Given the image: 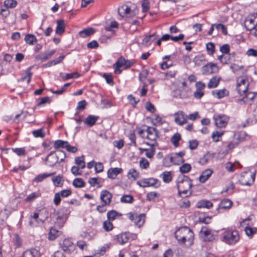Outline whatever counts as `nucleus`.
<instances>
[{
	"label": "nucleus",
	"instance_id": "f257e3e1",
	"mask_svg": "<svg viewBox=\"0 0 257 257\" xmlns=\"http://www.w3.org/2000/svg\"><path fill=\"white\" fill-rule=\"evenodd\" d=\"M178 195L181 197H186L191 195L192 191V181L189 177L181 175L178 176L176 181Z\"/></svg>",
	"mask_w": 257,
	"mask_h": 257
},
{
	"label": "nucleus",
	"instance_id": "f03ea898",
	"mask_svg": "<svg viewBox=\"0 0 257 257\" xmlns=\"http://www.w3.org/2000/svg\"><path fill=\"white\" fill-rule=\"evenodd\" d=\"M175 236L179 244H185L186 242L190 245L193 244L194 233L187 227L179 228L175 232Z\"/></svg>",
	"mask_w": 257,
	"mask_h": 257
},
{
	"label": "nucleus",
	"instance_id": "7ed1b4c3",
	"mask_svg": "<svg viewBox=\"0 0 257 257\" xmlns=\"http://www.w3.org/2000/svg\"><path fill=\"white\" fill-rule=\"evenodd\" d=\"M221 236V240L229 245L234 244L240 239L238 231L230 228L224 229Z\"/></svg>",
	"mask_w": 257,
	"mask_h": 257
},
{
	"label": "nucleus",
	"instance_id": "20e7f679",
	"mask_svg": "<svg viewBox=\"0 0 257 257\" xmlns=\"http://www.w3.org/2000/svg\"><path fill=\"white\" fill-rule=\"evenodd\" d=\"M66 156L64 151L59 150L57 152H51L46 157L45 161L49 166L53 167L56 164L63 162Z\"/></svg>",
	"mask_w": 257,
	"mask_h": 257
},
{
	"label": "nucleus",
	"instance_id": "39448f33",
	"mask_svg": "<svg viewBox=\"0 0 257 257\" xmlns=\"http://www.w3.org/2000/svg\"><path fill=\"white\" fill-rule=\"evenodd\" d=\"M124 4L118 8V15L121 17H133L138 14L139 10L135 4Z\"/></svg>",
	"mask_w": 257,
	"mask_h": 257
},
{
	"label": "nucleus",
	"instance_id": "423d86ee",
	"mask_svg": "<svg viewBox=\"0 0 257 257\" xmlns=\"http://www.w3.org/2000/svg\"><path fill=\"white\" fill-rule=\"evenodd\" d=\"M255 173L244 172L241 173L239 182L242 185L251 186L254 181Z\"/></svg>",
	"mask_w": 257,
	"mask_h": 257
},
{
	"label": "nucleus",
	"instance_id": "0eeeda50",
	"mask_svg": "<svg viewBox=\"0 0 257 257\" xmlns=\"http://www.w3.org/2000/svg\"><path fill=\"white\" fill-rule=\"evenodd\" d=\"M146 132L147 133L146 138L147 139L154 142V143L151 144L149 143H146V144L151 147L155 146L157 144L156 140L159 137V132L156 128L151 126H148Z\"/></svg>",
	"mask_w": 257,
	"mask_h": 257
},
{
	"label": "nucleus",
	"instance_id": "6e6552de",
	"mask_svg": "<svg viewBox=\"0 0 257 257\" xmlns=\"http://www.w3.org/2000/svg\"><path fill=\"white\" fill-rule=\"evenodd\" d=\"M134 64L132 61L126 60L122 56L120 57L116 62L113 65V67L114 69V73L120 74L121 73V70L119 68L122 66L125 68L131 67Z\"/></svg>",
	"mask_w": 257,
	"mask_h": 257
},
{
	"label": "nucleus",
	"instance_id": "1a4fd4ad",
	"mask_svg": "<svg viewBox=\"0 0 257 257\" xmlns=\"http://www.w3.org/2000/svg\"><path fill=\"white\" fill-rule=\"evenodd\" d=\"M137 184L140 187L146 188L148 187H154L158 188L160 186V181L154 178H145L137 181Z\"/></svg>",
	"mask_w": 257,
	"mask_h": 257
},
{
	"label": "nucleus",
	"instance_id": "9d476101",
	"mask_svg": "<svg viewBox=\"0 0 257 257\" xmlns=\"http://www.w3.org/2000/svg\"><path fill=\"white\" fill-rule=\"evenodd\" d=\"M72 191L70 189H63L60 192H57L54 195V198L53 200L54 204L56 206H58L60 204L61 198H66L72 194Z\"/></svg>",
	"mask_w": 257,
	"mask_h": 257
},
{
	"label": "nucleus",
	"instance_id": "9b49d317",
	"mask_svg": "<svg viewBox=\"0 0 257 257\" xmlns=\"http://www.w3.org/2000/svg\"><path fill=\"white\" fill-rule=\"evenodd\" d=\"M219 69V67L216 64L209 62L202 67L201 72L203 75H209L217 73Z\"/></svg>",
	"mask_w": 257,
	"mask_h": 257
},
{
	"label": "nucleus",
	"instance_id": "f8f14e48",
	"mask_svg": "<svg viewBox=\"0 0 257 257\" xmlns=\"http://www.w3.org/2000/svg\"><path fill=\"white\" fill-rule=\"evenodd\" d=\"M213 118L216 126L219 128L225 127L229 120V117L224 114L214 115Z\"/></svg>",
	"mask_w": 257,
	"mask_h": 257
},
{
	"label": "nucleus",
	"instance_id": "ddd939ff",
	"mask_svg": "<svg viewBox=\"0 0 257 257\" xmlns=\"http://www.w3.org/2000/svg\"><path fill=\"white\" fill-rule=\"evenodd\" d=\"M40 215L38 212H34L33 215H31L30 220L29 221V225L32 227H37L40 223H43L46 220V218H40Z\"/></svg>",
	"mask_w": 257,
	"mask_h": 257
},
{
	"label": "nucleus",
	"instance_id": "4468645a",
	"mask_svg": "<svg viewBox=\"0 0 257 257\" xmlns=\"http://www.w3.org/2000/svg\"><path fill=\"white\" fill-rule=\"evenodd\" d=\"M137 237V235L131 233L129 232H125L116 235V239L120 244H123L127 242L130 238H132L133 239Z\"/></svg>",
	"mask_w": 257,
	"mask_h": 257
},
{
	"label": "nucleus",
	"instance_id": "2eb2a0df",
	"mask_svg": "<svg viewBox=\"0 0 257 257\" xmlns=\"http://www.w3.org/2000/svg\"><path fill=\"white\" fill-rule=\"evenodd\" d=\"M56 50H51L45 51L35 56V59L37 61H40L41 62H45L50 59L56 53Z\"/></svg>",
	"mask_w": 257,
	"mask_h": 257
},
{
	"label": "nucleus",
	"instance_id": "dca6fc26",
	"mask_svg": "<svg viewBox=\"0 0 257 257\" xmlns=\"http://www.w3.org/2000/svg\"><path fill=\"white\" fill-rule=\"evenodd\" d=\"M175 122L180 125H182L187 122V115L183 111H179L175 113Z\"/></svg>",
	"mask_w": 257,
	"mask_h": 257
},
{
	"label": "nucleus",
	"instance_id": "f3484780",
	"mask_svg": "<svg viewBox=\"0 0 257 257\" xmlns=\"http://www.w3.org/2000/svg\"><path fill=\"white\" fill-rule=\"evenodd\" d=\"M62 249L66 252L71 253L74 250L75 246L72 241L68 238H65L61 244Z\"/></svg>",
	"mask_w": 257,
	"mask_h": 257
},
{
	"label": "nucleus",
	"instance_id": "a211bd4d",
	"mask_svg": "<svg viewBox=\"0 0 257 257\" xmlns=\"http://www.w3.org/2000/svg\"><path fill=\"white\" fill-rule=\"evenodd\" d=\"M112 198V194L107 190H102L100 192V199L105 205H110Z\"/></svg>",
	"mask_w": 257,
	"mask_h": 257
},
{
	"label": "nucleus",
	"instance_id": "6ab92c4d",
	"mask_svg": "<svg viewBox=\"0 0 257 257\" xmlns=\"http://www.w3.org/2000/svg\"><path fill=\"white\" fill-rule=\"evenodd\" d=\"M53 217L55 218V223L59 227H62L64 226L65 222L67 220L66 217L59 215V213L56 210L53 213Z\"/></svg>",
	"mask_w": 257,
	"mask_h": 257
},
{
	"label": "nucleus",
	"instance_id": "aec40b11",
	"mask_svg": "<svg viewBox=\"0 0 257 257\" xmlns=\"http://www.w3.org/2000/svg\"><path fill=\"white\" fill-rule=\"evenodd\" d=\"M200 232L203 233L205 241H211L215 239V236L213 234L212 230L206 226H203Z\"/></svg>",
	"mask_w": 257,
	"mask_h": 257
},
{
	"label": "nucleus",
	"instance_id": "412c9836",
	"mask_svg": "<svg viewBox=\"0 0 257 257\" xmlns=\"http://www.w3.org/2000/svg\"><path fill=\"white\" fill-rule=\"evenodd\" d=\"M232 202L228 199H223L219 203L216 209L217 213H219L220 209H229L232 206Z\"/></svg>",
	"mask_w": 257,
	"mask_h": 257
},
{
	"label": "nucleus",
	"instance_id": "4be33fe9",
	"mask_svg": "<svg viewBox=\"0 0 257 257\" xmlns=\"http://www.w3.org/2000/svg\"><path fill=\"white\" fill-rule=\"evenodd\" d=\"M213 171L211 169H207L204 170L199 177V181L200 183H204L207 181L212 175Z\"/></svg>",
	"mask_w": 257,
	"mask_h": 257
},
{
	"label": "nucleus",
	"instance_id": "5701e85b",
	"mask_svg": "<svg viewBox=\"0 0 257 257\" xmlns=\"http://www.w3.org/2000/svg\"><path fill=\"white\" fill-rule=\"evenodd\" d=\"M168 159L169 160L170 163L174 165H179L185 161L183 159H180L175 153L172 154L170 156L166 157L164 159V161H166Z\"/></svg>",
	"mask_w": 257,
	"mask_h": 257
},
{
	"label": "nucleus",
	"instance_id": "b1692460",
	"mask_svg": "<svg viewBox=\"0 0 257 257\" xmlns=\"http://www.w3.org/2000/svg\"><path fill=\"white\" fill-rule=\"evenodd\" d=\"M122 171V169L121 168H110L107 171V177L110 179H114L119 174L121 173Z\"/></svg>",
	"mask_w": 257,
	"mask_h": 257
},
{
	"label": "nucleus",
	"instance_id": "393cba45",
	"mask_svg": "<svg viewBox=\"0 0 257 257\" xmlns=\"http://www.w3.org/2000/svg\"><path fill=\"white\" fill-rule=\"evenodd\" d=\"M98 118V116L89 115L84 120V123L88 126L92 127L96 123Z\"/></svg>",
	"mask_w": 257,
	"mask_h": 257
},
{
	"label": "nucleus",
	"instance_id": "a878e982",
	"mask_svg": "<svg viewBox=\"0 0 257 257\" xmlns=\"http://www.w3.org/2000/svg\"><path fill=\"white\" fill-rule=\"evenodd\" d=\"M65 24L63 20H59L57 21V27L55 31L56 34L62 35L65 31Z\"/></svg>",
	"mask_w": 257,
	"mask_h": 257
},
{
	"label": "nucleus",
	"instance_id": "bb28decb",
	"mask_svg": "<svg viewBox=\"0 0 257 257\" xmlns=\"http://www.w3.org/2000/svg\"><path fill=\"white\" fill-rule=\"evenodd\" d=\"M207 61L205 55L204 54H199L196 56L193 59V62L197 66H201L203 62Z\"/></svg>",
	"mask_w": 257,
	"mask_h": 257
},
{
	"label": "nucleus",
	"instance_id": "cd10ccee",
	"mask_svg": "<svg viewBox=\"0 0 257 257\" xmlns=\"http://www.w3.org/2000/svg\"><path fill=\"white\" fill-rule=\"evenodd\" d=\"M214 153L207 152L200 159V162L202 164H205L211 161L215 156Z\"/></svg>",
	"mask_w": 257,
	"mask_h": 257
},
{
	"label": "nucleus",
	"instance_id": "c85d7f7f",
	"mask_svg": "<svg viewBox=\"0 0 257 257\" xmlns=\"http://www.w3.org/2000/svg\"><path fill=\"white\" fill-rule=\"evenodd\" d=\"M231 54H221L217 56V59L222 65L228 64L230 62Z\"/></svg>",
	"mask_w": 257,
	"mask_h": 257
},
{
	"label": "nucleus",
	"instance_id": "c756f323",
	"mask_svg": "<svg viewBox=\"0 0 257 257\" xmlns=\"http://www.w3.org/2000/svg\"><path fill=\"white\" fill-rule=\"evenodd\" d=\"M145 214L144 213H142L139 215L137 214L134 222L139 227H141L145 223Z\"/></svg>",
	"mask_w": 257,
	"mask_h": 257
},
{
	"label": "nucleus",
	"instance_id": "7c9ffc66",
	"mask_svg": "<svg viewBox=\"0 0 257 257\" xmlns=\"http://www.w3.org/2000/svg\"><path fill=\"white\" fill-rule=\"evenodd\" d=\"M158 36L156 33L148 36L143 40V44L145 45H150L152 42L157 39Z\"/></svg>",
	"mask_w": 257,
	"mask_h": 257
},
{
	"label": "nucleus",
	"instance_id": "2f4dec72",
	"mask_svg": "<svg viewBox=\"0 0 257 257\" xmlns=\"http://www.w3.org/2000/svg\"><path fill=\"white\" fill-rule=\"evenodd\" d=\"M72 210V209L70 207L62 206L60 209L56 211L59 213V215L64 216L68 218Z\"/></svg>",
	"mask_w": 257,
	"mask_h": 257
},
{
	"label": "nucleus",
	"instance_id": "473e14b6",
	"mask_svg": "<svg viewBox=\"0 0 257 257\" xmlns=\"http://www.w3.org/2000/svg\"><path fill=\"white\" fill-rule=\"evenodd\" d=\"M213 206V204L209 201L206 200H201L197 203V207L198 208H206L210 209Z\"/></svg>",
	"mask_w": 257,
	"mask_h": 257
},
{
	"label": "nucleus",
	"instance_id": "72a5a7b5",
	"mask_svg": "<svg viewBox=\"0 0 257 257\" xmlns=\"http://www.w3.org/2000/svg\"><path fill=\"white\" fill-rule=\"evenodd\" d=\"M95 32V30L92 28L85 29L79 32V34L82 38H86L89 37Z\"/></svg>",
	"mask_w": 257,
	"mask_h": 257
},
{
	"label": "nucleus",
	"instance_id": "f704fd0d",
	"mask_svg": "<svg viewBox=\"0 0 257 257\" xmlns=\"http://www.w3.org/2000/svg\"><path fill=\"white\" fill-rule=\"evenodd\" d=\"M241 85H249V81L246 76H241L237 78L236 86H240Z\"/></svg>",
	"mask_w": 257,
	"mask_h": 257
},
{
	"label": "nucleus",
	"instance_id": "c9c22d12",
	"mask_svg": "<svg viewBox=\"0 0 257 257\" xmlns=\"http://www.w3.org/2000/svg\"><path fill=\"white\" fill-rule=\"evenodd\" d=\"M228 91L225 89H220V90H215L212 91V94L214 96H216V97L218 98H222L224 96L228 95Z\"/></svg>",
	"mask_w": 257,
	"mask_h": 257
},
{
	"label": "nucleus",
	"instance_id": "e433bc0d",
	"mask_svg": "<svg viewBox=\"0 0 257 257\" xmlns=\"http://www.w3.org/2000/svg\"><path fill=\"white\" fill-rule=\"evenodd\" d=\"M220 80V78H217L215 76L213 77L208 83V87L209 88H213L216 87L218 85Z\"/></svg>",
	"mask_w": 257,
	"mask_h": 257
},
{
	"label": "nucleus",
	"instance_id": "4c0bfd02",
	"mask_svg": "<svg viewBox=\"0 0 257 257\" xmlns=\"http://www.w3.org/2000/svg\"><path fill=\"white\" fill-rule=\"evenodd\" d=\"M55 174V173L53 172V173H49V174L43 173L42 174H39V175H37L34 178V181L37 182V183L41 182L43 181L46 178H47L48 177H50Z\"/></svg>",
	"mask_w": 257,
	"mask_h": 257
},
{
	"label": "nucleus",
	"instance_id": "58836bf2",
	"mask_svg": "<svg viewBox=\"0 0 257 257\" xmlns=\"http://www.w3.org/2000/svg\"><path fill=\"white\" fill-rule=\"evenodd\" d=\"M60 75L63 80H67L70 78H77L79 77V74L77 72L72 73H60Z\"/></svg>",
	"mask_w": 257,
	"mask_h": 257
},
{
	"label": "nucleus",
	"instance_id": "ea45409f",
	"mask_svg": "<svg viewBox=\"0 0 257 257\" xmlns=\"http://www.w3.org/2000/svg\"><path fill=\"white\" fill-rule=\"evenodd\" d=\"M62 176L59 175L53 178L52 181L55 187H62L63 185V181L62 180Z\"/></svg>",
	"mask_w": 257,
	"mask_h": 257
},
{
	"label": "nucleus",
	"instance_id": "a19ab883",
	"mask_svg": "<svg viewBox=\"0 0 257 257\" xmlns=\"http://www.w3.org/2000/svg\"><path fill=\"white\" fill-rule=\"evenodd\" d=\"M139 177V173L135 169H131L127 173V178L129 179L132 178L134 180H137Z\"/></svg>",
	"mask_w": 257,
	"mask_h": 257
},
{
	"label": "nucleus",
	"instance_id": "79ce46f5",
	"mask_svg": "<svg viewBox=\"0 0 257 257\" xmlns=\"http://www.w3.org/2000/svg\"><path fill=\"white\" fill-rule=\"evenodd\" d=\"M206 48L207 54L210 56H213L215 52L214 44L212 42H208L206 44Z\"/></svg>",
	"mask_w": 257,
	"mask_h": 257
},
{
	"label": "nucleus",
	"instance_id": "37998d69",
	"mask_svg": "<svg viewBox=\"0 0 257 257\" xmlns=\"http://www.w3.org/2000/svg\"><path fill=\"white\" fill-rule=\"evenodd\" d=\"M59 231L54 227H51L50 229V231L48 234V239L50 240H55L58 236Z\"/></svg>",
	"mask_w": 257,
	"mask_h": 257
},
{
	"label": "nucleus",
	"instance_id": "c03bdc74",
	"mask_svg": "<svg viewBox=\"0 0 257 257\" xmlns=\"http://www.w3.org/2000/svg\"><path fill=\"white\" fill-rule=\"evenodd\" d=\"M75 163L80 169H84L85 168L84 156L76 157L75 158Z\"/></svg>",
	"mask_w": 257,
	"mask_h": 257
},
{
	"label": "nucleus",
	"instance_id": "a18cd8bd",
	"mask_svg": "<svg viewBox=\"0 0 257 257\" xmlns=\"http://www.w3.org/2000/svg\"><path fill=\"white\" fill-rule=\"evenodd\" d=\"M41 194L39 192H33L30 195H28L25 198V201L27 202H31L35 200L36 198L40 197Z\"/></svg>",
	"mask_w": 257,
	"mask_h": 257
},
{
	"label": "nucleus",
	"instance_id": "49530a36",
	"mask_svg": "<svg viewBox=\"0 0 257 257\" xmlns=\"http://www.w3.org/2000/svg\"><path fill=\"white\" fill-rule=\"evenodd\" d=\"M121 214L114 210L108 211L107 213V217L108 220H114L117 216H121Z\"/></svg>",
	"mask_w": 257,
	"mask_h": 257
},
{
	"label": "nucleus",
	"instance_id": "de8ad7c7",
	"mask_svg": "<svg viewBox=\"0 0 257 257\" xmlns=\"http://www.w3.org/2000/svg\"><path fill=\"white\" fill-rule=\"evenodd\" d=\"M162 176L163 180L165 183H169L172 181V177L171 172L165 171L163 172L161 175Z\"/></svg>",
	"mask_w": 257,
	"mask_h": 257
},
{
	"label": "nucleus",
	"instance_id": "09e8293b",
	"mask_svg": "<svg viewBox=\"0 0 257 257\" xmlns=\"http://www.w3.org/2000/svg\"><path fill=\"white\" fill-rule=\"evenodd\" d=\"M181 135L179 133H177L175 134L171 139V142L176 147L179 146V142L181 140Z\"/></svg>",
	"mask_w": 257,
	"mask_h": 257
},
{
	"label": "nucleus",
	"instance_id": "8fccbe9b",
	"mask_svg": "<svg viewBox=\"0 0 257 257\" xmlns=\"http://www.w3.org/2000/svg\"><path fill=\"white\" fill-rule=\"evenodd\" d=\"M67 141H64L61 140H58L54 142V147L55 149L66 148V146L68 144Z\"/></svg>",
	"mask_w": 257,
	"mask_h": 257
},
{
	"label": "nucleus",
	"instance_id": "3c124183",
	"mask_svg": "<svg viewBox=\"0 0 257 257\" xmlns=\"http://www.w3.org/2000/svg\"><path fill=\"white\" fill-rule=\"evenodd\" d=\"M244 231L248 236L251 237L257 232V228L247 226L245 227Z\"/></svg>",
	"mask_w": 257,
	"mask_h": 257
},
{
	"label": "nucleus",
	"instance_id": "603ef678",
	"mask_svg": "<svg viewBox=\"0 0 257 257\" xmlns=\"http://www.w3.org/2000/svg\"><path fill=\"white\" fill-rule=\"evenodd\" d=\"M25 41L27 44L33 45L35 42H37V39L34 35L28 34L25 37Z\"/></svg>",
	"mask_w": 257,
	"mask_h": 257
},
{
	"label": "nucleus",
	"instance_id": "864d4df0",
	"mask_svg": "<svg viewBox=\"0 0 257 257\" xmlns=\"http://www.w3.org/2000/svg\"><path fill=\"white\" fill-rule=\"evenodd\" d=\"M33 136L35 138H43L45 136V132L43 128H39L32 132Z\"/></svg>",
	"mask_w": 257,
	"mask_h": 257
},
{
	"label": "nucleus",
	"instance_id": "5fc2aeb1",
	"mask_svg": "<svg viewBox=\"0 0 257 257\" xmlns=\"http://www.w3.org/2000/svg\"><path fill=\"white\" fill-rule=\"evenodd\" d=\"M224 134V132L214 131L212 133V139L213 142H218L219 141V138L221 137Z\"/></svg>",
	"mask_w": 257,
	"mask_h": 257
},
{
	"label": "nucleus",
	"instance_id": "6e6d98bb",
	"mask_svg": "<svg viewBox=\"0 0 257 257\" xmlns=\"http://www.w3.org/2000/svg\"><path fill=\"white\" fill-rule=\"evenodd\" d=\"M73 185L75 188H82L85 186V183L81 178H76L73 181Z\"/></svg>",
	"mask_w": 257,
	"mask_h": 257
},
{
	"label": "nucleus",
	"instance_id": "4d7b16f0",
	"mask_svg": "<svg viewBox=\"0 0 257 257\" xmlns=\"http://www.w3.org/2000/svg\"><path fill=\"white\" fill-rule=\"evenodd\" d=\"M12 150L19 156H24L26 154V151L25 147L12 148Z\"/></svg>",
	"mask_w": 257,
	"mask_h": 257
},
{
	"label": "nucleus",
	"instance_id": "13d9d810",
	"mask_svg": "<svg viewBox=\"0 0 257 257\" xmlns=\"http://www.w3.org/2000/svg\"><path fill=\"white\" fill-rule=\"evenodd\" d=\"M17 4L16 0H5L4 2V6L7 8H14L17 6Z\"/></svg>",
	"mask_w": 257,
	"mask_h": 257
},
{
	"label": "nucleus",
	"instance_id": "bf43d9fd",
	"mask_svg": "<svg viewBox=\"0 0 257 257\" xmlns=\"http://www.w3.org/2000/svg\"><path fill=\"white\" fill-rule=\"evenodd\" d=\"M134 199L132 195H124L120 198V202L122 203H131L133 202Z\"/></svg>",
	"mask_w": 257,
	"mask_h": 257
},
{
	"label": "nucleus",
	"instance_id": "052dcab7",
	"mask_svg": "<svg viewBox=\"0 0 257 257\" xmlns=\"http://www.w3.org/2000/svg\"><path fill=\"white\" fill-rule=\"evenodd\" d=\"M230 47L229 44H225L220 47L219 51L222 54H230Z\"/></svg>",
	"mask_w": 257,
	"mask_h": 257
},
{
	"label": "nucleus",
	"instance_id": "680f3d73",
	"mask_svg": "<svg viewBox=\"0 0 257 257\" xmlns=\"http://www.w3.org/2000/svg\"><path fill=\"white\" fill-rule=\"evenodd\" d=\"M102 77L105 78L107 84L111 86H113L114 85L113 77L111 74L104 73Z\"/></svg>",
	"mask_w": 257,
	"mask_h": 257
},
{
	"label": "nucleus",
	"instance_id": "e2e57ef3",
	"mask_svg": "<svg viewBox=\"0 0 257 257\" xmlns=\"http://www.w3.org/2000/svg\"><path fill=\"white\" fill-rule=\"evenodd\" d=\"M191 170V166L190 164L188 163L184 164L181 167H180L179 171L182 173H187L190 172Z\"/></svg>",
	"mask_w": 257,
	"mask_h": 257
},
{
	"label": "nucleus",
	"instance_id": "0e129e2a",
	"mask_svg": "<svg viewBox=\"0 0 257 257\" xmlns=\"http://www.w3.org/2000/svg\"><path fill=\"white\" fill-rule=\"evenodd\" d=\"M248 86H245V85H241L240 86H236V90L239 94L242 95L245 94L247 90Z\"/></svg>",
	"mask_w": 257,
	"mask_h": 257
},
{
	"label": "nucleus",
	"instance_id": "69168bd1",
	"mask_svg": "<svg viewBox=\"0 0 257 257\" xmlns=\"http://www.w3.org/2000/svg\"><path fill=\"white\" fill-rule=\"evenodd\" d=\"M211 217L208 216H200L198 218V222L199 223L209 224L211 222Z\"/></svg>",
	"mask_w": 257,
	"mask_h": 257
},
{
	"label": "nucleus",
	"instance_id": "338daca9",
	"mask_svg": "<svg viewBox=\"0 0 257 257\" xmlns=\"http://www.w3.org/2000/svg\"><path fill=\"white\" fill-rule=\"evenodd\" d=\"M215 28L218 30H221L222 34L224 35H227L228 32L226 27L221 24H216Z\"/></svg>",
	"mask_w": 257,
	"mask_h": 257
},
{
	"label": "nucleus",
	"instance_id": "774afa93",
	"mask_svg": "<svg viewBox=\"0 0 257 257\" xmlns=\"http://www.w3.org/2000/svg\"><path fill=\"white\" fill-rule=\"evenodd\" d=\"M36 254L35 249H28L24 252L23 257H36Z\"/></svg>",
	"mask_w": 257,
	"mask_h": 257
}]
</instances>
